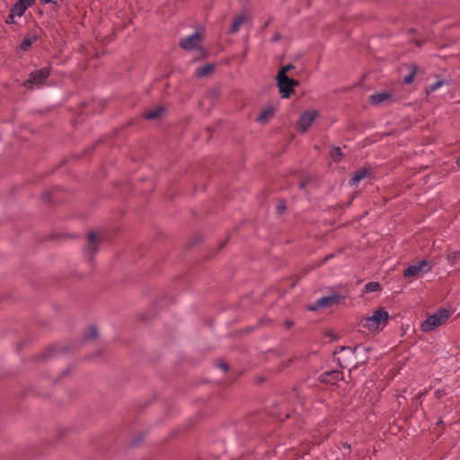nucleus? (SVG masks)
Instances as JSON below:
<instances>
[{"instance_id": "aec40b11", "label": "nucleus", "mask_w": 460, "mask_h": 460, "mask_svg": "<svg viewBox=\"0 0 460 460\" xmlns=\"http://www.w3.org/2000/svg\"><path fill=\"white\" fill-rule=\"evenodd\" d=\"M417 69L418 68H417L416 66H412L411 71L406 76H404V78H403V82L405 84H411L413 81L414 76H415V75L417 73Z\"/></svg>"}, {"instance_id": "f257e3e1", "label": "nucleus", "mask_w": 460, "mask_h": 460, "mask_svg": "<svg viewBox=\"0 0 460 460\" xmlns=\"http://www.w3.org/2000/svg\"><path fill=\"white\" fill-rule=\"evenodd\" d=\"M388 318V312L380 308L374 311L371 316L365 319L364 326L371 332L378 331L387 324Z\"/></svg>"}, {"instance_id": "0eeeda50", "label": "nucleus", "mask_w": 460, "mask_h": 460, "mask_svg": "<svg viewBox=\"0 0 460 460\" xmlns=\"http://www.w3.org/2000/svg\"><path fill=\"white\" fill-rule=\"evenodd\" d=\"M341 298H342L341 296H340L338 294H332L330 296H325L316 299L314 301V303L309 306V309L311 311H316L320 308L329 307V306L338 304Z\"/></svg>"}, {"instance_id": "5701e85b", "label": "nucleus", "mask_w": 460, "mask_h": 460, "mask_svg": "<svg viewBox=\"0 0 460 460\" xmlns=\"http://www.w3.org/2000/svg\"><path fill=\"white\" fill-rule=\"evenodd\" d=\"M359 348V346L350 348V347H341V350H349L350 353L354 354L355 351Z\"/></svg>"}, {"instance_id": "dca6fc26", "label": "nucleus", "mask_w": 460, "mask_h": 460, "mask_svg": "<svg viewBox=\"0 0 460 460\" xmlns=\"http://www.w3.org/2000/svg\"><path fill=\"white\" fill-rule=\"evenodd\" d=\"M213 70V67L209 65L203 66L200 67H198L195 71V75L197 77H203L208 75Z\"/></svg>"}, {"instance_id": "4be33fe9", "label": "nucleus", "mask_w": 460, "mask_h": 460, "mask_svg": "<svg viewBox=\"0 0 460 460\" xmlns=\"http://www.w3.org/2000/svg\"><path fill=\"white\" fill-rule=\"evenodd\" d=\"M331 155L332 157V160L334 162H337L339 161V159L341 158V151L339 147H335L332 149V153H331Z\"/></svg>"}, {"instance_id": "423d86ee", "label": "nucleus", "mask_w": 460, "mask_h": 460, "mask_svg": "<svg viewBox=\"0 0 460 460\" xmlns=\"http://www.w3.org/2000/svg\"><path fill=\"white\" fill-rule=\"evenodd\" d=\"M432 268L431 263L427 260H422L418 261L415 264L409 265L404 270H403V277L410 278V277H415L420 272H429L430 271Z\"/></svg>"}, {"instance_id": "6e6552de", "label": "nucleus", "mask_w": 460, "mask_h": 460, "mask_svg": "<svg viewBox=\"0 0 460 460\" xmlns=\"http://www.w3.org/2000/svg\"><path fill=\"white\" fill-rule=\"evenodd\" d=\"M318 111L314 109L305 111L301 114L297 121V127L302 132H305L313 121L317 118Z\"/></svg>"}, {"instance_id": "f8f14e48", "label": "nucleus", "mask_w": 460, "mask_h": 460, "mask_svg": "<svg viewBox=\"0 0 460 460\" xmlns=\"http://www.w3.org/2000/svg\"><path fill=\"white\" fill-rule=\"evenodd\" d=\"M367 169H360L354 172V174L351 176V178L349 181V184L351 187H355L358 185V183L367 177Z\"/></svg>"}, {"instance_id": "c756f323", "label": "nucleus", "mask_w": 460, "mask_h": 460, "mask_svg": "<svg viewBox=\"0 0 460 460\" xmlns=\"http://www.w3.org/2000/svg\"><path fill=\"white\" fill-rule=\"evenodd\" d=\"M333 374L335 375L336 377L340 376V373L339 372H334Z\"/></svg>"}, {"instance_id": "ddd939ff", "label": "nucleus", "mask_w": 460, "mask_h": 460, "mask_svg": "<svg viewBox=\"0 0 460 460\" xmlns=\"http://www.w3.org/2000/svg\"><path fill=\"white\" fill-rule=\"evenodd\" d=\"M38 40V36L35 32L29 33L21 42L20 49L22 51L28 50V49Z\"/></svg>"}, {"instance_id": "a211bd4d", "label": "nucleus", "mask_w": 460, "mask_h": 460, "mask_svg": "<svg viewBox=\"0 0 460 460\" xmlns=\"http://www.w3.org/2000/svg\"><path fill=\"white\" fill-rule=\"evenodd\" d=\"M98 336V332L94 326H90L84 333V339L86 341L93 340Z\"/></svg>"}, {"instance_id": "9d476101", "label": "nucleus", "mask_w": 460, "mask_h": 460, "mask_svg": "<svg viewBox=\"0 0 460 460\" xmlns=\"http://www.w3.org/2000/svg\"><path fill=\"white\" fill-rule=\"evenodd\" d=\"M248 13L243 12L234 18V21L229 28V32L234 34L239 31L240 27L248 20Z\"/></svg>"}, {"instance_id": "2eb2a0df", "label": "nucleus", "mask_w": 460, "mask_h": 460, "mask_svg": "<svg viewBox=\"0 0 460 460\" xmlns=\"http://www.w3.org/2000/svg\"><path fill=\"white\" fill-rule=\"evenodd\" d=\"M391 96L389 93L383 92V93H376L370 96V101L374 104H379L387 99H389Z\"/></svg>"}, {"instance_id": "412c9836", "label": "nucleus", "mask_w": 460, "mask_h": 460, "mask_svg": "<svg viewBox=\"0 0 460 460\" xmlns=\"http://www.w3.org/2000/svg\"><path fill=\"white\" fill-rule=\"evenodd\" d=\"M444 84H445V81L438 80V81L429 84L427 91L430 92V93L435 92V91L438 90L440 87H442Z\"/></svg>"}, {"instance_id": "c85d7f7f", "label": "nucleus", "mask_w": 460, "mask_h": 460, "mask_svg": "<svg viewBox=\"0 0 460 460\" xmlns=\"http://www.w3.org/2000/svg\"><path fill=\"white\" fill-rule=\"evenodd\" d=\"M456 164L458 167H460V157L456 160Z\"/></svg>"}, {"instance_id": "cd10ccee", "label": "nucleus", "mask_w": 460, "mask_h": 460, "mask_svg": "<svg viewBox=\"0 0 460 460\" xmlns=\"http://www.w3.org/2000/svg\"><path fill=\"white\" fill-rule=\"evenodd\" d=\"M342 447H343L344 448H346V449H349V448H350L349 444H348V443H346V442L342 444Z\"/></svg>"}, {"instance_id": "9b49d317", "label": "nucleus", "mask_w": 460, "mask_h": 460, "mask_svg": "<svg viewBox=\"0 0 460 460\" xmlns=\"http://www.w3.org/2000/svg\"><path fill=\"white\" fill-rule=\"evenodd\" d=\"M274 114L275 108L273 106H268L258 115L256 120L261 124H266L273 118Z\"/></svg>"}, {"instance_id": "7ed1b4c3", "label": "nucleus", "mask_w": 460, "mask_h": 460, "mask_svg": "<svg viewBox=\"0 0 460 460\" xmlns=\"http://www.w3.org/2000/svg\"><path fill=\"white\" fill-rule=\"evenodd\" d=\"M450 311L442 308L435 314L429 316L421 324V330L425 332H431L440 326L450 316Z\"/></svg>"}, {"instance_id": "4468645a", "label": "nucleus", "mask_w": 460, "mask_h": 460, "mask_svg": "<svg viewBox=\"0 0 460 460\" xmlns=\"http://www.w3.org/2000/svg\"><path fill=\"white\" fill-rule=\"evenodd\" d=\"M88 246L85 248L84 252L91 255L97 251V236L94 233H91L88 236Z\"/></svg>"}, {"instance_id": "20e7f679", "label": "nucleus", "mask_w": 460, "mask_h": 460, "mask_svg": "<svg viewBox=\"0 0 460 460\" xmlns=\"http://www.w3.org/2000/svg\"><path fill=\"white\" fill-rule=\"evenodd\" d=\"M49 74L50 70L49 67H43L31 72L29 79L25 80L23 84L28 89L39 88L43 84V81L49 76Z\"/></svg>"}, {"instance_id": "a878e982", "label": "nucleus", "mask_w": 460, "mask_h": 460, "mask_svg": "<svg viewBox=\"0 0 460 460\" xmlns=\"http://www.w3.org/2000/svg\"><path fill=\"white\" fill-rule=\"evenodd\" d=\"M40 4H50V3H53L55 4V0H40Z\"/></svg>"}, {"instance_id": "393cba45", "label": "nucleus", "mask_w": 460, "mask_h": 460, "mask_svg": "<svg viewBox=\"0 0 460 460\" xmlns=\"http://www.w3.org/2000/svg\"><path fill=\"white\" fill-rule=\"evenodd\" d=\"M217 367H218V368H220V369H222L224 372H226V371L228 370V366H227V364H226V363H224V362L219 363V364L217 365Z\"/></svg>"}, {"instance_id": "bb28decb", "label": "nucleus", "mask_w": 460, "mask_h": 460, "mask_svg": "<svg viewBox=\"0 0 460 460\" xmlns=\"http://www.w3.org/2000/svg\"><path fill=\"white\" fill-rule=\"evenodd\" d=\"M291 68H292V66H291V65H288V66H283L281 69H286V74H287V73H288V71L289 69H291Z\"/></svg>"}, {"instance_id": "6ab92c4d", "label": "nucleus", "mask_w": 460, "mask_h": 460, "mask_svg": "<svg viewBox=\"0 0 460 460\" xmlns=\"http://www.w3.org/2000/svg\"><path fill=\"white\" fill-rule=\"evenodd\" d=\"M380 289V284L378 282H368L365 286V291L367 293H372L378 291Z\"/></svg>"}, {"instance_id": "1a4fd4ad", "label": "nucleus", "mask_w": 460, "mask_h": 460, "mask_svg": "<svg viewBox=\"0 0 460 460\" xmlns=\"http://www.w3.org/2000/svg\"><path fill=\"white\" fill-rule=\"evenodd\" d=\"M200 41V37L198 32H193L190 35L181 39L180 46L184 49H191L196 48Z\"/></svg>"}, {"instance_id": "39448f33", "label": "nucleus", "mask_w": 460, "mask_h": 460, "mask_svg": "<svg viewBox=\"0 0 460 460\" xmlns=\"http://www.w3.org/2000/svg\"><path fill=\"white\" fill-rule=\"evenodd\" d=\"M35 0H18L10 10L6 23H14L15 17H22L25 11L34 4Z\"/></svg>"}, {"instance_id": "f03ea898", "label": "nucleus", "mask_w": 460, "mask_h": 460, "mask_svg": "<svg viewBox=\"0 0 460 460\" xmlns=\"http://www.w3.org/2000/svg\"><path fill=\"white\" fill-rule=\"evenodd\" d=\"M278 87L282 98H288L298 82L286 75V69H280L277 75Z\"/></svg>"}, {"instance_id": "f3484780", "label": "nucleus", "mask_w": 460, "mask_h": 460, "mask_svg": "<svg viewBox=\"0 0 460 460\" xmlns=\"http://www.w3.org/2000/svg\"><path fill=\"white\" fill-rule=\"evenodd\" d=\"M164 112L163 107H157L150 111H148L145 117L146 119H154L158 118Z\"/></svg>"}, {"instance_id": "b1692460", "label": "nucleus", "mask_w": 460, "mask_h": 460, "mask_svg": "<svg viewBox=\"0 0 460 460\" xmlns=\"http://www.w3.org/2000/svg\"><path fill=\"white\" fill-rule=\"evenodd\" d=\"M286 209V205L284 202H280L277 206V210L279 214H281Z\"/></svg>"}]
</instances>
